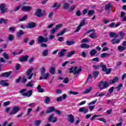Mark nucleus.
<instances>
[{
  "mask_svg": "<svg viewBox=\"0 0 126 126\" xmlns=\"http://www.w3.org/2000/svg\"><path fill=\"white\" fill-rule=\"evenodd\" d=\"M69 69L70 70L69 73H73V74H77L78 75V74H79V73L82 71V66H80L79 68L78 66H75L74 67L72 66Z\"/></svg>",
  "mask_w": 126,
  "mask_h": 126,
  "instance_id": "f257e3e1",
  "label": "nucleus"
},
{
  "mask_svg": "<svg viewBox=\"0 0 126 126\" xmlns=\"http://www.w3.org/2000/svg\"><path fill=\"white\" fill-rule=\"evenodd\" d=\"M98 87L99 90H103V89H106L109 87V83L107 81H101L99 82Z\"/></svg>",
  "mask_w": 126,
  "mask_h": 126,
  "instance_id": "f03ea898",
  "label": "nucleus"
},
{
  "mask_svg": "<svg viewBox=\"0 0 126 126\" xmlns=\"http://www.w3.org/2000/svg\"><path fill=\"white\" fill-rule=\"evenodd\" d=\"M45 72H46V68L44 67H42L41 70V76L39 78L40 80H42V79H48V77H49L50 74L49 73L45 74Z\"/></svg>",
  "mask_w": 126,
  "mask_h": 126,
  "instance_id": "7ed1b4c3",
  "label": "nucleus"
},
{
  "mask_svg": "<svg viewBox=\"0 0 126 126\" xmlns=\"http://www.w3.org/2000/svg\"><path fill=\"white\" fill-rule=\"evenodd\" d=\"M34 15L37 17H45V16L47 15V14L46 13V11L45 10H43V12L42 13V10L41 9H37L34 13Z\"/></svg>",
  "mask_w": 126,
  "mask_h": 126,
  "instance_id": "20e7f679",
  "label": "nucleus"
},
{
  "mask_svg": "<svg viewBox=\"0 0 126 126\" xmlns=\"http://www.w3.org/2000/svg\"><path fill=\"white\" fill-rule=\"evenodd\" d=\"M100 67L102 68V71H105L106 72V74H110L111 73V71H112L111 68H107V66L104 64H103L102 63H100Z\"/></svg>",
  "mask_w": 126,
  "mask_h": 126,
  "instance_id": "39448f33",
  "label": "nucleus"
},
{
  "mask_svg": "<svg viewBox=\"0 0 126 126\" xmlns=\"http://www.w3.org/2000/svg\"><path fill=\"white\" fill-rule=\"evenodd\" d=\"M25 91H26L25 89L21 90L19 93L22 94L23 96H27V97H30L32 95V90H30L26 93H24Z\"/></svg>",
  "mask_w": 126,
  "mask_h": 126,
  "instance_id": "423d86ee",
  "label": "nucleus"
},
{
  "mask_svg": "<svg viewBox=\"0 0 126 126\" xmlns=\"http://www.w3.org/2000/svg\"><path fill=\"white\" fill-rule=\"evenodd\" d=\"M49 40L48 38H44L43 36H39L37 38V42L38 44H42L43 43H47Z\"/></svg>",
  "mask_w": 126,
  "mask_h": 126,
  "instance_id": "0eeeda50",
  "label": "nucleus"
},
{
  "mask_svg": "<svg viewBox=\"0 0 126 126\" xmlns=\"http://www.w3.org/2000/svg\"><path fill=\"white\" fill-rule=\"evenodd\" d=\"M6 6L4 3L0 4V10L2 14H3L5 13V12H7V11H8V9L7 8H5Z\"/></svg>",
  "mask_w": 126,
  "mask_h": 126,
  "instance_id": "6e6552de",
  "label": "nucleus"
},
{
  "mask_svg": "<svg viewBox=\"0 0 126 126\" xmlns=\"http://www.w3.org/2000/svg\"><path fill=\"white\" fill-rule=\"evenodd\" d=\"M12 111L10 112V113L9 114V116H12V115H15V114H17V113H18L19 112V110H20V108H19V106H14L12 108Z\"/></svg>",
  "mask_w": 126,
  "mask_h": 126,
  "instance_id": "1a4fd4ad",
  "label": "nucleus"
},
{
  "mask_svg": "<svg viewBox=\"0 0 126 126\" xmlns=\"http://www.w3.org/2000/svg\"><path fill=\"white\" fill-rule=\"evenodd\" d=\"M33 69L34 68L32 67L27 71V76H28V79H31V78H32V76H33L34 73H31V72L33 71Z\"/></svg>",
  "mask_w": 126,
  "mask_h": 126,
  "instance_id": "9d476101",
  "label": "nucleus"
},
{
  "mask_svg": "<svg viewBox=\"0 0 126 126\" xmlns=\"http://www.w3.org/2000/svg\"><path fill=\"white\" fill-rule=\"evenodd\" d=\"M85 20H86L85 18L83 19V20L81 22L79 25L78 26L76 30H75L74 31V33H76V32H78L79 31V30H80V29H81V27L84 26V25H85Z\"/></svg>",
  "mask_w": 126,
  "mask_h": 126,
  "instance_id": "9b49d317",
  "label": "nucleus"
},
{
  "mask_svg": "<svg viewBox=\"0 0 126 126\" xmlns=\"http://www.w3.org/2000/svg\"><path fill=\"white\" fill-rule=\"evenodd\" d=\"M54 114H52L50 117L48 118V121L49 122H50L51 123H56V122H57V121H58V119H57V117H54Z\"/></svg>",
  "mask_w": 126,
  "mask_h": 126,
  "instance_id": "f8f14e48",
  "label": "nucleus"
},
{
  "mask_svg": "<svg viewBox=\"0 0 126 126\" xmlns=\"http://www.w3.org/2000/svg\"><path fill=\"white\" fill-rule=\"evenodd\" d=\"M32 9V7L31 6H23L22 7V10L23 11H30Z\"/></svg>",
  "mask_w": 126,
  "mask_h": 126,
  "instance_id": "ddd939ff",
  "label": "nucleus"
},
{
  "mask_svg": "<svg viewBox=\"0 0 126 126\" xmlns=\"http://www.w3.org/2000/svg\"><path fill=\"white\" fill-rule=\"evenodd\" d=\"M83 112L84 114H86V113H88L89 112L88 108H86V107H85L80 108L79 109V112L83 113Z\"/></svg>",
  "mask_w": 126,
  "mask_h": 126,
  "instance_id": "4468645a",
  "label": "nucleus"
},
{
  "mask_svg": "<svg viewBox=\"0 0 126 126\" xmlns=\"http://www.w3.org/2000/svg\"><path fill=\"white\" fill-rule=\"evenodd\" d=\"M63 9H68L70 5L68 3L65 2V0L63 1Z\"/></svg>",
  "mask_w": 126,
  "mask_h": 126,
  "instance_id": "2eb2a0df",
  "label": "nucleus"
},
{
  "mask_svg": "<svg viewBox=\"0 0 126 126\" xmlns=\"http://www.w3.org/2000/svg\"><path fill=\"white\" fill-rule=\"evenodd\" d=\"M35 27H36V24L34 22L30 23L27 26V28L28 29L35 28Z\"/></svg>",
  "mask_w": 126,
  "mask_h": 126,
  "instance_id": "dca6fc26",
  "label": "nucleus"
},
{
  "mask_svg": "<svg viewBox=\"0 0 126 126\" xmlns=\"http://www.w3.org/2000/svg\"><path fill=\"white\" fill-rule=\"evenodd\" d=\"M28 58H29L28 56H22L21 58H19V61L22 62H27V61L28 60Z\"/></svg>",
  "mask_w": 126,
  "mask_h": 126,
  "instance_id": "f3484780",
  "label": "nucleus"
},
{
  "mask_svg": "<svg viewBox=\"0 0 126 126\" xmlns=\"http://www.w3.org/2000/svg\"><path fill=\"white\" fill-rule=\"evenodd\" d=\"M68 118H69L68 121L70 124H73L74 122V116L72 114H70L68 116Z\"/></svg>",
  "mask_w": 126,
  "mask_h": 126,
  "instance_id": "a211bd4d",
  "label": "nucleus"
},
{
  "mask_svg": "<svg viewBox=\"0 0 126 126\" xmlns=\"http://www.w3.org/2000/svg\"><path fill=\"white\" fill-rule=\"evenodd\" d=\"M11 74V71L6 72L1 74L0 75V77H4V76H6V77H8V76H10Z\"/></svg>",
  "mask_w": 126,
  "mask_h": 126,
  "instance_id": "6ab92c4d",
  "label": "nucleus"
},
{
  "mask_svg": "<svg viewBox=\"0 0 126 126\" xmlns=\"http://www.w3.org/2000/svg\"><path fill=\"white\" fill-rule=\"evenodd\" d=\"M65 32H66V28L63 29L62 31H61L60 32L57 34V37H59L60 36H63V34L65 33Z\"/></svg>",
  "mask_w": 126,
  "mask_h": 126,
  "instance_id": "aec40b11",
  "label": "nucleus"
},
{
  "mask_svg": "<svg viewBox=\"0 0 126 126\" xmlns=\"http://www.w3.org/2000/svg\"><path fill=\"white\" fill-rule=\"evenodd\" d=\"M61 5L62 4L55 2L53 3V5L52 6V8H54V7H56V9H59V8L61 7Z\"/></svg>",
  "mask_w": 126,
  "mask_h": 126,
  "instance_id": "412c9836",
  "label": "nucleus"
},
{
  "mask_svg": "<svg viewBox=\"0 0 126 126\" xmlns=\"http://www.w3.org/2000/svg\"><path fill=\"white\" fill-rule=\"evenodd\" d=\"M119 81V77H115L113 80L110 81V84H114Z\"/></svg>",
  "mask_w": 126,
  "mask_h": 126,
  "instance_id": "4be33fe9",
  "label": "nucleus"
},
{
  "mask_svg": "<svg viewBox=\"0 0 126 126\" xmlns=\"http://www.w3.org/2000/svg\"><path fill=\"white\" fill-rule=\"evenodd\" d=\"M121 42V39H117L116 38H113L111 40V43L113 45L114 44H119Z\"/></svg>",
  "mask_w": 126,
  "mask_h": 126,
  "instance_id": "5701e85b",
  "label": "nucleus"
},
{
  "mask_svg": "<svg viewBox=\"0 0 126 126\" xmlns=\"http://www.w3.org/2000/svg\"><path fill=\"white\" fill-rule=\"evenodd\" d=\"M65 44L66 46H71V45H74L75 44V41L74 40H67L66 41Z\"/></svg>",
  "mask_w": 126,
  "mask_h": 126,
  "instance_id": "b1692460",
  "label": "nucleus"
},
{
  "mask_svg": "<svg viewBox=\"0 0 126 126\" xmlns=\"http://www.w3.org/2000/svg\"><path fill=\"white\" fill-rule=\"evenodd\" d=\"M110 56H111V54L108 53H103L100 55L101 58H108V57H110Z\"/></svg>",
  "mask_w": 126,
  "mask_h": 126,
  "instance_id": "393cba45",
  "label": "nucleus"
},
{
  "mask_svg": "<svg viewBox=\"0 0 126 126\" xmlns=\"http://www.w3.org/2000/svg\"><path fill=\"white\" fill-rule=\"evenodd\" d=\"M66 52V50L63 49L60 52L58 53V55H59V57L62 58V57H63L64 56V53Z\"/></svg>",
  "mask_w": 126,
  "mask_h": 126,
  "instance_id": "a878e982",
  "label": "nucleus"
},
{
  "mask_svg": "<svg viewBox=\"0 0 126 126\" xmlns=\"http://www.w3.org/2000/svg\"><path fill=\"white\" fill-rule=\"evenodd\" d=\"M0 85H2V86H8L9 84L7 82H5V80H1L0 81Z\"/></svg>",
  "mask_w": 126,
  "mask_h": 126,
  "instance_id": "bb28decb",
  "label": "nucleus"
},
{
  "mask_svg": "<svg viewBox=\"0 0 126 126\" xmlns=\"http://www.w3.org/2000/svg\"><path fill=\"white\" fill-rule=\"evenodd\" d=\"M49 72L51 74L54 75L56 72V68L55 67L51 66L50 69L49 70Z\"/></svg>",
  "mask_w": 126,
  "mask_h": 126,
  "instance_id": "cd10ccee",
  "label": "nucleus"
},
{
  "mask_svg": "<svg viewBox=\"0 0 126 126\" xmlns=\"http://www.w3.org/2000/svg\"><path fill=\"white\" fill-rule=\"evenodd\" d=\"M56 109L54 106H52L49 107V110L46 111V114H50V113H52L53 111H55Z\"/></svg>",
  "mask_w": 126,
  "mask_h": 126,
  "instance_id": "c85d7f7f",
  "label": "nucleus"
},
{
  "mask_svg": "<svg viewBox=\"0 0 126 126\" xmlns=\"http://www.w3.org/2000/svg\"><path fill=\"white\" fill-rule=\"evenodd\" d=\"M23 35H24V32L21 30H19L16 34L17 37H21Z\"/></svg>",
  "mask_w": 126,
  "mask_h": 126,
  "instance_id": "c756f323",
  "label": "nucleus"
},
{
  "mask_svg": "<svg viewBox=\"0 0 126 126\" xmlns=\"http://www.w3.org/2000/svg\"><path fill=\"white\" fill-rule=\"evenodd\" d=\"M89 37L92 39H96L98 38V35H97V33H92L89 35Z\"/></svg>",
  "mask_w": 126,
  "mask_h": 126,
  "instance_id": "7c9ffc66",
  "label": "nucleus"
},
{
  "mask_svg": "<svg viewBox=\"0 0 126 126\" xmlns=\"http://www.w3.org/2000/svg\"><path fill=\"white\" fill-rule=\"evenodd\" d=\"M80 47L82 49H83L84 48H85V49H89V48H90V46L86 43L81 44Z\"/></svg>",
  "mask_w": 126,
  "mask_h": 126,
  "instance_id": "2f4dec72",
  "label": "nucleus"
},
{
  "mask_svg": "<svg viewBox=\"0 0 126 126\" xmlns=\"http://www.w3.org/2000/svg\"><path fill=\"white\" fill-rule=\"evenodd\" d=\"M92 89L93 88L92 87H90L89 89H86L83 93L84 94H88V93H90L91 92Z\"/></svg>",
  "mask_w": 126,
  "mask_h": 126,
  "instance_id": "473e14b6",
  "label": "nucleus"
},
{
  "mask_svg": "<svg viewBox=\"0 0 126 126\" xmlns=\"http://www.w3.org/2000/svg\"><path fill=\"white\" fill-rule=\"evenodd\" d=\"M95 54H97V51L95 49H92L90 52V55H91V57H94Z\"/></svg>",
  "mask_w": 126,
  "mask_h": 126,
  "instance_id": "72a5a7b5",
  "label": "nucleus"
},
{
  "mask_svg": "<svg viewBox=\"0 0 126 126\" xmlns=\"http://www.w3.org/2000/svg\"><path fill=\"white\" fill-rule=\"evenodd\" d=\"M109 36H110V37H111L112 38H113L114 37L115 38H118V37H119V35L117 34L115 32H110Z\"/></svg>",
  "mask_w": 126,
  "mask_h": 126,
  "instance_id": "f704fd0d",
  "label": "nucleus"
},
{
  "mask_svg": "<svg viewBox=\"0 0 126 126\" xmlns=\"http://www.w3.org/2000/svg\"><path fill=\"white\" fill-rule=\"evenodd\" d=\"M75 53H76V51H72L69 52L66 55L67 58H70V57H71V56H73V55H74Z\"/></svg>",
  "mask_w": 126,
  "mask_h": 126,
  "instance_id": "c9c22d12",
  "label": "nucleus"
},
{
  "mask_svg": "<svg viewBox=\"0 0 126 126\" xmlns=\"http://www.w3.org/2000/svg\"><path fill=\"white\" fill-rule=\"evenodd\" d=\"M37 91L39 92L40 93H43V92H44V89L41 88V86L39 85L37 87Z\"/></svg>",
  "mask_w": 126,
  "mask_h": 126,
  "instance_id": "e433bc0d",
  "label": "nucleus"
},
{
  "mask_svg": "<svg viewBox=\"0 0 126 126\" xmlns=\"http://www.w3.org/2000/svg\"><path fill=\"white\" fill-rule=\"evenodd\" d=\"M100 72L98 71H94L93 72V74L94 77V79H96V77H98V75H99Z\"/></svg>",
  "mask_w": 126,
  "mask_h": 126,
  "instance_id": "4c0bfd02",
  "label": "nucleus"
},
{
  "mask_svg": "<svg viewBox=\"0 0 126 126\" xmlns=\"http://www.w3.org/2000/svg\"><path fill=\"white\" fill-rule=\"evenodd\" d=\"M49 55V50L46 49L42 52V56L43 57H47Z\"/></svg>",
  "mask_w": 126,
  "mask_h": 126,
  "instance_id": "58836bf2",
  "label": "nucleus"
},
{
  "mask_svg": "<svg viewBox=\"0 0 126 126\" xmlns=\"http://www.w3.org/2000/svg\"><path fill=\"white\" fill-rule=\"evenodd\" d=\"M33 82V80H31V81L28 82V83L26 85V86H27V87H32V86H34Z\"/></svg>",
  "mask_w": 126,
  "mask_h": 126,
  "instance_id": "ea45409f",
  "label": "nucleus"
},
{
  "mask_svg": "<svg viewBox=\"0 0 126 126\" xmlns=\"http://www.w3.org/2000/svg\"><path fill=\"white\" fill-rule=\"evenodd\" d=\"M44 102L46 104H49V103L51 102V98H50V97L46 96L44 100Z\"/></svg>",
  "mask_w": 126,
  "mask_h": 126,
  "instance_id": "a19ab883",
  "label": "nucleus"
},
{
  "mask_svg": "<svg viewBox=\"0 0 126 126\" xmlns=\"http://www.w3.org/2000/svg\"><path fill=\"white\" fill-rule=\"evenodd\" d=\"M123 87V84H120L118 85L117 87L115 88V89H116V91L119 92L120 90H121V88Z\"/></svg>",
  "mask_w": 126,
  "mask_h": 126,
  "instance_id": "79ce46f5",
  "label": "nucleus"
},
{
  "mask_svg": "<svg viewBox=\"0 0 126 126\" xmlns=\"http://www.w3.org/2000/svg\"><path fill=\"white\" fill-rule=\"evenodd\" d=\"M27 18H28V16L27 15H25V16H24V17L19 19V21H24L26 20V19H27Z\"/></svg>",
  "mask_w": 126,
  "mask_h": 126,
  "instance_id": "37998d69",
  "label": "nucleus"
},
{
  "mask_svg": "<svg viewBox=\"0 0 126 126\" xmlns=\"http://www.w3.org/2000/svg\"><path fill=\"white\" fill-rule=\"evenodd\" d=\"M118 49L120 52H123V51H125V50H126V47L119 46H118Z\"/></svg>",
  "mask_w": 126,
  "mask_h": 126,
  "instance_id": "c03bdc74",
  "label": "nucleus"
},
{
  "mask_svg": "<svg viewBox=\"0 0 126 126\" xmlns=\"http://www.w3.org/2000/svg\"><path fill=\"white\" fill-rule=\"evenodd\" d=\"M95 13V11L94 10H89L88 11V16H92Z\"/></svg>",
  "mask_w": 126,
  "mask_h": 126,
  "instance_id": "a18cd8bd",
  "label": "nucleus"
},
{
  "mask_svg": "<svg viewBox=\"0 0 126 126\" xmlns=\"http://www.w3.org/2000/svg\"><path fill=\"white\" fill-rule=\"evenodd\" d=\"M8 40L9 41H13L14 40V36L11 34H9L8 36Z\"/></svg>",
  "mask_w": 126,
  "mask_h": 126,
  "instance_id": "49530a36",
  "label": "nucleus"
},
{
  "mask_svg": "<svg viewBox=\"0 0 126 126\" xmlns=\"http://www.w3.org/2000/svg\"><path fill=\"white\" fill-rule=\"evenodd\" d=\"M63 25L62 24H60L58 25H56L55 26V29L58 30H59V29H60V28H62V27H63Z\"/></svg>",
  "mask_w": 126,
  "mask_h": 126,
  "instance_id": "de8ad7c7",
  "label": "nucleus"
},
{
  "mask_svg": "<svg viewBox=\"0 0 126 126\" xmlns=\"http://www.w3.org/2000/svg\"><path fill=\"white\" fill-rule=\"evenodd\" d=\"M2 56H3V58H4V59H5V60H8L9 59V56L8 55L6 54V53H3Z\"/></svg>",
  "mask_w": 126,
  "mask_h": 126,
  "instance_id": "09e8293b",
  "label": "nucleus"
},
{
  "mask_svg": "<svg viewBox=\"0 0 126 126\" xmlns=\"http://www.w3.org/2000/svg\"><path fill=\"white\" fill-rule=\"evenodd\" d=\"M111 7H112V4H111V3H109L105 5V9L106 10H109Z\"/></svg>",
  "mask_w": 126,
  "mask_h": 126,
  "instance_id": "8fccbe9b",
  "label": "nucleus"
},
{
  "mask_svg": "<svg viewBox=\"0 0 126 126\" xmlns=\"http://www.w3.org/2000/svg\"><path fill=\"white\" fill-rule=\"evenodd\" d=\"M6 22H7V20H5L4 18H1L0 19V24H1V23H4L6 24Z\"/></svg>",
  "mask_w": 126,
  "mask_h": 126,
  "instance_id": "3c124183",
  "label": "nucleus"
},
{
  "mask_svg": "<svg viewBox=\"0 0 126 126\" xmlns=\"http://www.w3.org/2000/svg\"><path fill=\"white\" fill-rule=\"evenodd\" d=\"M41 122L42 121L41 120H36L34 122V123L35 126H40V124H41Z\"/></svg>",
  "mask_w": 126,
  "mask_h": 126,
  "instance_id": "603ef678",
  "label": "nucleus"
},
{
  "mask_svg": "<svg viewBox=\"0 0 126 126\" xmlns=\"http://www.w3.org/2000/svg\"><path fill=\"white\" fill-rule=\"evenodd\" d=\"M75 7H76V6H75V5H72V6H71L69 8V11H73V10L75 9Z\"/></svg>",
  "mask_w": 126,
  "mask_h": 126,
  "instance_id": "864d4df0",
  "label": "nucleus"
},
{
  "mask_svg": "<svg viewBox=\"0 0 126 126\" xmlns=\"http://www.w3.org/2000/svg\"><path fill=\"white\" fill-rule=\"evenodd\" d=\"M69 81V79H68V77H66L63 79V83H65V84L68 83Z\"/></svg>",
  "mask_w": 126,
  "mask_h": 126,
  "instance_id": "5fc2aeb1",
  "label": "nucleus"
},
{
  "mask_svg": "<svg viewBox=\"0 0 126 126\" xmlns=\"http://www.w3.org/2000/svg\"><path fill=\"white\" fill-rule=\"evenodd\" d=\"M123 63V62L122 61H119L118 63H117V64L115 67V68H118V66H121V65H122V64Z\"/></svg>",
  "mask_w": 126,
  "mask_h": 126,
  "instance_id": "6e6d98bb",
  "label": "nucleus"
},
{
  "mask_svg": "<svg viewBox=\"0 0 126 126\" xmlns=\"http://www.w3.org/2000/svg\"><path fill=\"white\" fill-rule=\"evenodd\" d=\"M15 29H16L15 27H11L9 28V31H11V32H14V31H15Z\"/></svg>",
  "mask_w": 126,
  "mask_h": 126,
  "instance_id": "4d7b16f0",
  "label": "nucleus"
},
{
  "mask_svg": "<svg viewBox=\"0 0 126 126\" xmlns=\"http://www.w3.org/2000/svg\"><path fill=\"white\" fill-rule=\"evenodd\" d=\"M53 15H54V12H50L48 15V18L52 19L53 18Z\"/></svg>",
  "mask_w": 126,
  "mask_h": 126,
  "instance_id": "13d9d810",
  "label": "nucleus"
},
{
  "mask_svg": "<svg viewBox=\"0 0 126 126\" xmlns=\"http://www.w3.org/2000/svg\"><path fill=\"white\" fill-rule=\"evenodd\" d=\"M114 89H115V87H112L109 89L108 92H109V93H110V94H112V93L114 92Z\"/></svg>",
  "mask_w": 126,
  "mask_h": 126,
  "instance_id": "bf43d9fd",
  "label": "nucleus"
},
{
  "mask_svg": "<svg viewBox=\"0 0 126 126\" xmlns=\"http://www.w3.org/2000/svg\"><path fill=\"white\" fill-rule=\"evenodd\" d=\"M40 47L41 48H47L48 47V45L45 43H40Z\"/></svg>",
  "mask_w": 126,
  "mask_h": 126,
  "instance_id": "052dcab7",
  "label": "nucleus"
},
{
  "mask_svg": "<svg viewBox=\"0 0 126 126\" xmlns=\"http://www.w3.org/2000/svg\"><path fill=\"white\" fill-rule=\"evenodd\" d=\"M96 102H97V99L90 102L89 103V106H91V105H94V104H96Z\"/></svg>",
  "mask_w": 126,
  "mask_h": 126,
  "instance_id": "680f3d73",
  "label": "nucleus"
},
{
  "mask_svg": "<svg viewBox=\"0 0 126 126\" xmlns=\"http://www.w3.org/2000/svg\"><path fill=\"white\" fill-rule=\"evenodd\" d=\"M27 81V79L26 78V77H25V76L23 77L22 80V83H25V82H26Z\"/></svg>",
  "mask_w": 126,
  "mask_h": 126,
  "instance_id": "e2e57ef3",
  "label": "nucleus"
},
{
  "mask_svg": "<svg viewBox=\"0 0 126 126\" xmlns=\"http://www.w3.org/2000/svg\"><path fill=\"white\" fill-rule=\"evenodd\" d=\"M10 104V101H8L7 102H5L3 103V106H4L5 107H6V106H8V105H9Z\"/></svg>",
  "mask_w": 126,
  "mask_h": 126,
  "instance_id": "0e129e2a",
  "label": "nucleus"
},
{
  "mask_svg": "<svg viewBox=\"0 0 126 126\" xmlns=\"http://www.w3.org/2000/svg\"><path fill=\"white\" fill-rule=\"evenodd\" d=\"M125 15H126V13H125V12H124V11H122L121 12L120 17L121 18H124V17H125Z\"/></svg>",
  "mask_w": 126,
  "mask_h": 126,
  "instance_id": "69168bd1",
  "label": "nucleus"
},
{
  "mask_svg": "<svg viewBox=\"0 0 126 126\" xmlns=\"http://www.w3.org/2000/svg\"><path fill=\"white\" fill-rule=\"evenodd\" d=\"M15 67L16 70H19V68H20V64L19 63L16 64Z\"/></svg>",
  "mask_w": 126,
  "mask_h": 126,
  "instance_id": "338daca9",
  "label": "nucleus"
},
{
  "mask_svg": "<svg viewBox=\"0 0 126 126\" xmlns=\"http://www.w3.org/2000/svg\"><path fill=\"white\" fill-rule=\"evenodd\" d=\"M76 16H80L81 15V12H80V10H78L76 13Z\"/></svg>",
  "mask_w": 126,
  "mask_h": 126,
  "instance_id": "774afa93",
  "label": "nucleus"
}]
</instances>
